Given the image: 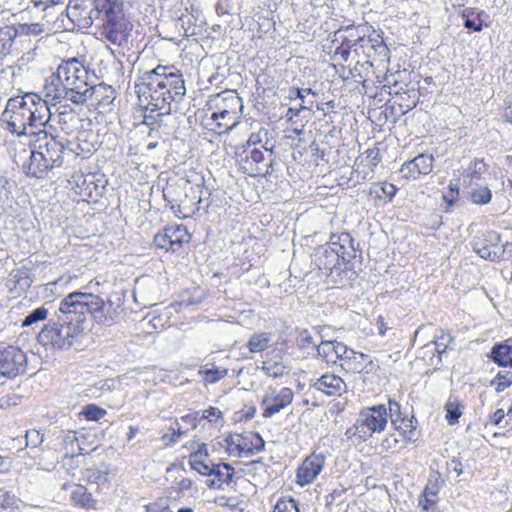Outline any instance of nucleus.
I'll return each mask as SVG.
<instances>
[{
  "instance_id": "obj_22",
  "label": "nucleus",
  "mask_w": 512,
  "mask_h": 512,
  "mask_svg": "<svg viewBox=\"0 0 512 512\" xmlns=\"http://www.w3.org/2000/svg\"><path fill=\"white\" fill-rule=\"evenodd\" d=\"M234 468L228 463H216L211 471V480L207 485L214 489H223L224 485H230L233 481Z\"/></svg>"
},
{
  "instance_id": "obj_5",
  "label": "nucleus",
  "mask_w": 512,
  "mask_h": 512,
  "mask_svg": "<svg viewBox=\"0 0 512 512\" xmlns=\"http://www.w3.org/2000/svg\"><path fill=\"white\" fill-rule=\"evenodd\" d=\"M59 74L62 75L64 83L72 88L71 92L81 93L78 105H82L96 95L100 96L103 92L112 94V87L104 84H93L94 74L90 75L89 68L78 59L72 58L59 65Z\"/></svg>"
},
{
  "instance_id": "obj_25",
  "label": "nucleus",
  "mask_w": 512,
  "mask_h": 512,
  "mask_svg": "<svg viewBox=\"0 0 512 512\" xmlns=\"http://www.w3.org/2000/svg\"><path fill=\"white\" fill-rule=\"evenodd\" d=\"M488 175V166L483 160L476 159L472 161L466 169L464 182L467 186L473 187L479 182L485 180Z\"/></svg>"
},
{
  "instance_id": "obj_37",
  "label": "nucleus",
  "mask_w": 512,
  "mask_h": 512,
  "mask_svg": "<svg viewBox=\"0 0 512 512\" xmlns=\"http://www.w3.org/2000/svg\"><path fill=\"white\" fill-rule=\"evenodd\" d=\"M397 192V188L394 184L388 182H382L373 185L370 189V194L375 195L379 199H384V202L391 201Z\"/></svg>"
},
{
  "instance_id": "obj_23",
  "label": "nucleus",
  "mask_w": 512,
  "mask_h": 512,
  "mask_svg": "<svg viewBox=\"0 0 512 512\" xmlns=\"http://www.w3.org/2000/svg\"><path fill=\"white\" fill-rule=\"evenodd\" d=\"M272 356L268 358L269 353L266 355H261L263 358L261 370L265 373L266 376L271 378H278L283 376L286 371V366L282 361L281 352L273 349L271 351Z\"/></svg>"
},
{
  "instance_id": "obj_30",
  "label": "nucleus",
  "mask_w": 512,
  "mask_h": 512,
  "mask_svg": "<svg viewBox=\"0 0 512 512\" xmlns=\"http://www.w3.org/2000/svg\"><path fill=\"white\" fill-rule=\"evenodd\" d=\"M198 375L202 377L205 386L221 380L227 375V369L216 367L214 364H205L200 367Z\"/></svg>"
},
{
  "instance_id": "obj_56",
  "label": "nucleus",
  "mask_w": 512,
  "mask_h": 512,
  "mask_svg": "<svg viewBox=\"0 0 512 512\" xmlns=\"http://www.w3.org/2000/svg\"><path fill=\"white\" fill-rule=\"evenodd\" d=\"M15 28L17 29L18 37L38 34L41 31L38 24H18L15 25Z\"/></svg>"
},
{
  "instance_id": "obj_61",
  "label": "nucleus",
  "mask_w": 512,
  "mask_h": 512,
  "mask_svg": "<svg viewBox=\"0 0 512 512\" xmlns=\"http://www.w3.org/2000/svg\"><path fill=\"white\" fill-rule=\"evenodd\" d=\"M255 408L250 407L247 411H239L235 413V420L236 421H247L254 417L255 414Z\"/></svg>"
},
{
  "instance_id": "obj_20",
  "label": "nucleus",
  "mask_w": 512,
  "mask_h": 512,
  "mask_svg": "<svg viewBox=\"0 0 512 512\" xmlns=\"http://www.w3.org/2000/svg\"><path fill=\"white\" fill-rule=\"evenodd\" d=\"M18 38L15 25H0V61L14 54Z\"/></svg>"
},
{
  "instance_id": "obj_16",
  "label": "nucleus",
  "mask_w": 512,
  "mask_h": 512,
  "mask_svg": "<svg viewBox=\"0 0 512 512\" xmlns=\"http://www.w3.org/2000/svg\"><path fill=\"white\" fill-rule=\"evenodd\" d=\"M22 170L28 177L45 178L52 168L46 162L44 157L40 154L34 146L29 151L28 160L22 165Z\"/></svg>"
},
{
  "instance_id": "obj_29",
  "label": "nucleus",
  "mask_w": 512,
  "mask_h": 512,
  "mask_svg": "<svg viewBox=\"0 0 512 512\" xmlns=\"http://www.w3.org/2000/svg\"><path fill=\"white\" fill-rule=\"evenodd\" d=\"M491 358L499 366L512 367V339L495 345L491 352Z\"/></svg>"
},
{
  "instance_id": "obj_64",
  "label": "nucleus",
  "mask_w": 512,
  "mask_h": 512,
  "mask_svg": "<svg viewBox=\"0 0 512 512\" xmlns=\"http://www.w3.org/2000/svg\"><path fill=\"white\" fill-rule=\"evenodd\" d=\"M504 118L512 125V102L506 104L504 109Z\"/></svg>"
},
{
  "instance_id": "obj_38",
  "label": "nucleus",
  "mask_w": 512,
  "mask_h": 512,
  "mask_svg": "<svg viewBox=\"0 0 512 512\" xmlns=\"http://www.w3.org/2000/svg\"><path fill=\"white\" fill-rule=\"evenodd\" d=\"M397 431L398 436L408 442L416 440V428L413 426L412 420L401 418L399 423L393 425Z\"/></svg>"
},
{
  "instance_id": "obj_19",
  "label": "nucleus",
  "mask_w": 512,
  "mask_h": 512,
  "mask_svg": "<svg viewBox=\"0 0 512 512\" xmlns=\"http://www.w3.org/2000/svg\"><path fill=\"white\" fill-rule=\"evenodd\" d=\"M310 386L327 396H340L346 391V384L340 376L335 374H324Z\"/></svg>"
},
{
  "instance_id": "obj_13",
  "label": "nucleus",
  "mask_w": 512,
  "mask_h": 512,
  "mask_svg": "<svg viewBox=\"0 0 512 512\" xmlns=\"http://www.w3.org/2000/svg\"><path fill=\"white\" fill-rule=\"evenodd\" d=\"M325 461L326 457L321 453L307 456L296 470V484L304 487L313 483L323 470Z\"/></svg>"
},
{
  "instance_id": "obj_21",
  "label": "nucleus",
  "mask_w": 512,
  "mask_h": 512,
  "mask_svg": "<svg viewBox=\"0 0 512 512\" xmlns=\"http://www.w3.org/2000/svg\"><path fill=\"white\" fill-rule=\"evenodd\" d=\"M315 264L319 269L332 271L334 269H341L346 264L342 263V258L332 250L329 245L320 247L315 254Z\"/></svg>"
},
{
  "instance_id": "obj_40",
  "label": "nucleus",
  "mask_w": 512,
  "mask_h": 512,
  "mask_svg": "<svg viewBox=\"0 0 512 512\" xmlns=\"http://www.w3.org/2000/svg\"><path fill=\"white\" fill-rule=\"evenodd\" d=\"M463 408L464 406L457 399L447 401V403L445 404V410L446 420L449 425H454L458 423L459 418L462 415Z\"/></svg>"
},
{
  "instance_id": "obj_24",
  "label": "nucleus",
  "mask_w": 512,
  "mask_h": 512,
  "mask_svg": "<svg viewBox=\"0 0 512 512\" xmlns=\"http://www.w3.org/2000/svg\"><path fill=\"white\" fill-rule=\"evenodd\" d=\"M336 41L342 42L354 48V53L358 54V46L363 47L364 42H370L361 34L359 27L348 26L344 30L335 33Z\"/></svg>"
},
{
  "instance_id": "obj_62",
  "label": "nucleus",
  "mask_w": 512,
  "mask_h": 512,
  "mask_svg": "<svg viewBox=\"0 0 512 512\" xmlns=\"http://www.w3.org/2000/svg\"><path fill=\"white\" fill-rule=\"evenodd\" d=\"M142 100H144V98H142ZM141 102L146 104V101H141ZM152 113L153 112H151L150 110H147L145 108L143 123L146 124L147 126H151V127L155 126L158 123L157 118L155 116H153Z\"/></svg>"
},
{
  "instance_id": "obj_26",
  "label": "nucleus",
  "mask_w": 512,
  "mask_h": 512,
  "mask_svg": "<svg viewBox=\"0 0 512 512\" xmlns=\"http://www.w3.org/2000/svg\"><path fill=\"white\" fill-rule=\"evenodd\" d=\"M77 120L75 112L65 105L59 107L57 115L52 114L50 123L56 122L65 134H70L75 129Z\"/></svg>"
},
{
  "instance_id": "obj_57",
  "label": "nucleus",
  "mask_w": 512,
  "mask_h": 512,
  "mask_svg": "<svg viewBox=\"0 0 512 512\" xmlns=\"http://www.w3.org/2000/svg\"><path fill=\"white\" fill-rule=\"evenodd\" d=\"M59 87L58 82L53 81V74L46 80L44 85V92L47 98L51 100H56L57 92L56 89Z\"/></svg>"
},
{
  "instance_id": "obj_12",
  "label": "nucleus",
  "mask_w": 512,
  "mask_h": 512,
  "mask_svg": "<svg viewBox=\"0 0 512 512\" xmlns=\"http://www.w3.org/2000/svg\"><path fill=\"white\" fill-rule=\"evenodd\" d=\"M293 397V391L288 387H283L279 390L269 388L261 401L263 408L262 416L264 418H270L274 414L279 413L292 403Z\"/></svg>"
},
{
  "instance_id": "obj_33",
  "label": "nucleus",
  "mask_w": 512,
  "mask_h": 512,
  "mask_svg": "<svg viewBox=\"0 0 512 512\" xmlns=\"http://www.w3.org/2000/svg\"><path fill=\"white\" fill-rule=\"evenodd\" d=\"M63 450L65 457L73 458L83 454V448L80 446L79 438L76 432H68L63 438Z\"/></svg>"
},
{
  "instance_id": "obj_7",
  "label": "nucleus",
  "mask_w": 512,
  "mask_h": 512,
  "mask_svg": "<svg viewBox=\"0 0 512 512\" xmlns=\"http://www.w3.org/2000/svg\"><path fill=\"white\" fill-rule=\"evenodd\" d=\"M387 425V409L383 404L374 405L361 410L353 426L346 430L348 438L357 437L367 441L375 433L382 432Z\"/></svg>"
},
{
  "instance_id": "obj_15",
  "label": "nucleus",
  "mask_w": 512,
  "mask_h": 512,
  "mask_svg": "<svg viewBox=\"0 0 512 512\" xmlns=\"http://www.w3.org/2000/svg\"><path fill=\"white\" fill-rule=\"evenodd\" d=\"M499 242V234L495 231H490L484 234L483 238L476 239L473 243V248L481 258L495 261L504 253V249Z\"/></svg>"
},
{
  "instance_id": "obj_48",
  "label": "nucleus",
  "mask_w": 512,
  "mask_h": 512,
  "mask_svg": "<svg viewBox=\"0 0 512 512\" xmlns=\"http://www.w3.org/2000/svg\"><path fill=\"white\" fill-rule=\"evenodd\" d=\"M308 104L309 105L301 103L298 108H296V107L289 108L285 114V118L287 119V121H289L291 123H297L298 122L297 118L299 117V115L302 111H304V110L310 111L312 109L313 101H308Z\"/></svg>"
},
{
  "instance_id": "obj_4",
  "label": "nucleus",
  "mask_w": 512,
  "mask_h": 512,
  "mask_svg": "<svg viewBox=\"0 0 512 512\" xmlns=\"http://www.w3.org/2000/svg\"><path fill=\"white\" fill-rule=\"evenodd\" d=\"M206 107L218 134L232 130L238 123L240 115L246 116L242 99L234 90H225L211 95Z\"/></svg>"
},
{
  "instance_id": "obj_9",
  "label": "nucleus",
  "mask_w": 512,
  "mask_h": 512,
  "mask_svg": "<svg viewBox=\"0 0 512 512\" xmlns=\"http://www.w3.org/2000/svg\"><path fill=\"white\" fill-rule=\"evenodd\" d=\"M27 354L17 346L0 348V378L14 379L26 373Z\"/></svg>"
},
{
  "instance_id": "obj_6",
  "label": "nucleus",
  "mask_w": 512,
  "mask_h": 512,
  "mask_svg": "<svg viewBox=\"0 0 512 512\" xmlns=\"http://www.w3.org/2000/svg\"><path fill=\"white\" fill-rule=\"evenodd\" d=\"M95 9L96 17L102 23L101 36L118 46L126 44L131 24L124 18L121 8L115 2L98 0Z\"/></svg>"
},
{
  "instance_id": "obj_50",
  "label": "nucleus",
  "mask_w": 512,
  "mask_h": 512,
  "mask_svg": "<svg viewBox=\"0 0 512 512\" xmlns=\"http://www.w3.org/2000/svg\"><path fill=\"white\" fill-rule=\"evenodd\" d=\"M402 440L403 439L400 436H398L397 433L389 434L382 440L380 444L382 451L389 452L395 450Z\"/></svg>"
},
{
  "instance_id": "obj_47",
  "label": "nucleus",
  "mask_w": 512,
  "mask_h": 512,
  "mask_svg": "<svg viewBox=\"0 0 512 512\" xmlns=\"http://www.w3.org/2000/svg\"><path fill=\"white\" fill-rule=\"evenodd\" d=\"M153 242L155 246L160 249L175 252V247L171 244V240L169 239L166 228L162 232H159L154 236Z\"/></svg>"
},
{
  "instance_id": "obj_1",
  "label": "nucleus",
  "mask_w": 512,
  "mask_h": 512,
  "mask_svg": "<svg viewBox=\"0 0 512 512\" xmlns=\"http://www.w3.org/2000/svg\"><path fill=\"white\" fill-rule=\"evenodd\" d=\"M87 315L101 326L114 325L119 317L118 307L99 295L75 291L64 297L53 318L44 325L37 339L42 346L69 349L83 332Z\"/></svg>"
},
{
  "instance_id": "obj_41",
  "label": "nucleus",
  "mask_w": 512,
  "mask_h": 512,
  "mask_svg": "<svg viewBox=\"0 0 512 512\" xmlns=\"http://www.w3.org/2000/svg\"><path fill=\"white\" fill-rule=\"evenodd\" d=\"M49 316V310L45 306L38 307L31 311L23 320L22 327H30L34 324H37L41 321H44Z\"/></svg>"
},
{
  "instance_id": "obj_52",
  "label": "nucleus",
  "mask_w": 512,
  "mask_h": 512,
  "mask_svg": "<svg viewBox=\"0 0 512 512\" xmlns=\"http://www.w3.org/2000/svg\"><path fill=\"white\" fill-rule=\"evenodd\" d=\"M387 409V418L389 417L392 425L399 423L401 419L400 405L398 402L389 400Z\"/></svg>"
},
{
  "instance_id": "obj_14",
  "label": "nucleus",
  "mask_w": 512,
  "mask_h": 512,
  "mask_svg": "<svg viewBox=\"0 0 512 512\" xmlns=\"http://www.w3.org/2000/svg\"><path fill=\"white\" fill-rule=\"evenodd\" d=\"M434 157L431 154H419L412 160L404 162L400 169V177L406 181L416 180L421 175H428L433 169Z\"/></svg>"
},
{
  "instance_id": "obj_60",
  "label": "nucleus",
  "mask_w": 512,
  "mask_h": 512,
  "mask_svg": "<svg viewBox=\"0 0 512 512\" xmlns=\"http://www.w3.org/2000/svg\"><path fill=\"white\" fill-rule=\"evenodd\" d=\"M18 396L15 394L3 396L0 398V409L7 410L17 405Z\"/></svg>"
},
{
  "instance_id": "obj_17",
  "label": "nucleus",
  "mask_w": 512,
  "mask_h": 512,
  "mask_svg": "<svg viewBox=\"0 0 512 512\" xmlns=\"http://www.w3.org/2000/svg\"><path fill=\"white\" fill-rule=\"evenodd\" d=\"M381 161L379 149H367L356 159V172L362 180L373 178L375 168Z\"/></svg>"
},
{
  "instance_id": "obj_35",
  "label": "nucleus",
  "mask_w": 512,
  "mask_h": 512,
  "mask_svg": "<svg viewBox=\"0 0 512 512\" xmlns=\"http://www.w3.org/2000/svg\"><path fill=\"white\" fill-rule=\"evenodd\" d=\"M181 190V185L179 184H171L168 185L163 190V197L165 201L171 205V208L176 212L179 211L182 213V206L184 204V200L177 197L178 192Z\"/></svg>"
},
{
  "instance_id": "obj_34",
  "label": "nucleus",
  "mask_w": 512,
  "mask_h": 512,
  "mask_svg": "<svg viewBox=\"0 0 512 512\" xmlns=\"http://www.w3.org/2000/svg\"><path fill=\"white\" fill-rule=\"evenodd\" d=\"M231 442L235 445L240 457H248L253 454L255 446L250 436L236 434L231 436Z\"/></svg>"
},
{
  "instance_id": "obj_36",
  "label": "nucleus",
  "mask_w": 512,
  "mask_h": 512,
  "mask_svg": "<svg viewBox=\"0 0 512 512\" xmlns=\"http://www.w3.org/2000/svg\"><path fill=\"white\" fill-rule=\"evenodd\" d=\"M245 156H241L239 160V167L243 173L248 176L256 177V148L244 151Z\"/></svg>"
},
{
  "instance_id": "obj_31",
  "label": "nucleus",
  "mask_w": 512,
  "mask_h": 512,
  "mask_svg": "<svg viewBox=\"0 0 512 512\" xmlns=\"http://www.w3.org/2000/svg\"><path fill=\"white\" fill-rule=\"evenodd\" d=\"M61 78H62V75L59 74V68H58L57 72L55 74H53V81L58 82V84H59V87H57V89H56V92H57L56 101L60 102L62 100H66V101H70V102L78 105V102L81 98V93L76 92L74 95L71 92L72 88L68 87Z\"/></svg>"
},
{
  "instance_id": "obj_58",
  "label": "nucleus",
  "mask_w": 512,
  "mask_h": 512,
  "mask_svg": "<svg viewBox=\"0 0 512 512\" xmlns=\"http://www.w3.org/2000/svg\"><path fill=\"white\" fill-rule=\"evenodd\" d=\"M199 419H207L210 422L217 421L218 419H222V412L216 407H209L202 412Z\"/></svg>"
},
{
  "instance_id": "obj_27",
  "label": "nucleus",
  "mask_w": 512,
  "mask_h": 512,
  "mask_svg": "<svg viewBox=\"0 0 512 512\" xmlns=\"http://www.w3.org/2000/svg\"><path fill=\"white\" fill-rule=\"evenodd\" d=\"M70 497L73 504L79 508L92 510L97 508L98 501L83 485H75Z\"/></svg>"
},
{
  "instance_id": "obj_54",
  "label": "nucleus",
  "mask_w": 512,
  "mask_h": 512,
  "mask_svg": "<svg viewBox=\"0 0 512 512\" xmlns=\"http://www.w3.org/2000/svg\"><path fill=\"white\" fill-rule=\"evenodd\" d=\"M25 439L27 447L36 448L43 442V435L33 429L26 432Z\"/></svg>"
},
{
  "instance_id": "obj_39",
  "label": "nucleus",
  "mask_w": 512,
  "mask_h": 512,
  "mask_svg": "<svg viewBox=\"0 0 512 512\" xmlns=\"http://www.w3.org/2000/svg\"><path fill=\"white\" fill-rule=\"evenodd\" d=\"M166 231L171 240V244L175 247V252L179 251L183 243L188 242L190 237L187 231L180 226L166 227Z\"/></svg>"
},
{
  "instance_id": "obj_10",
  "label": "nucleus",
  "mask_w": 512,
  "mask_h": 512,
  "mask_svg": "<svg viewBox=\"0 0 512 512\" xmlns=\"http://www.w3.org/2000/svg\"><path fill=\"white\" fill-rule=\"evenodd\" d=\"M49 128H44L37 133L34 147L38 149L46 162L52 168L60 167L63 163L64 144L53 135Z\"/></svg>"
},
{
  "instance_id": "obj_51",
  "label": "nucleus",
  "mask_w": 512,
  "mask_h": 512,
  "mask_svg": "<svg viewBox=\"0 0 512 512\" xmlns=\"http://www.w3.org/2000/svg\"><path fill=\"white\" fill-rule=\"evenodd\" d=\"M352 52H354L353 47L340 42V45L336 47L334 51L333 59L336 61L342 60L343 62H347Z\"/></svg>"
},
{
  "instance_id": "obj_46",
  "label": "nucleus",
  "mask_w": 512,
  "mask_h": 512,
  "mask_svg": "<svg viewBox=\"0 0 512 512\" xmlns=\"http://www.w3.org/2000/svg\"><path fill=\"white\" fill-rule=\"evenodd\" d=\"M83 477L90 483L102 485L107 482V473L98 469L88 468L83 472Z\"/></svg>"
},
{
  "instance_id": "obj_11",
  "label": "nucleus",
  "mask_w": 512,
  "mask_h": 512,
  "mask_svg": "<svg viewBox=\"0 0 512 512\" xmlns=\"http://www.w3.org/2000/svg\"><path fill=\"white\" fill-rule=\"evenodd\" d=\"M69 184L86 201L97 202L105 189L101 177L95 173H74Z\"/></svg>"
},
{
  "instance_id": "obj_45",
  "label": "nucleus",
  "mask_w": 512,
  "mask_h": 512,
  "mask_svg": "<svg viewBox=\"0 0 512 512\" xmlns=\"http://www.w3.org/2000/svg\"><path fill=\"white\" fill-rule=\"evenodd\" d=\"M18 508V499L9 490L0 488V509H16Z\"/></svg>"
},
{
  "instance_id": "obj_2",
  "label": "nucleus",
  "mask_w": 512,
  "mask_h": 512,
  "mask_svg": "<svg viewBox=\"0 0 512 512\" xmlns=\"http://www.w3.org/2000/svg\"><path fill=\"white\" fill-rule=\"evenodd\" d=\"M140 101H146V109L158 111L157 117L170 114L172 103H179L186 93L183 75L172 66L158 65L141 75L136 85Z\"/></svg>"
},
{
  "instance_id": "obj_42",
  "label": "nucleus",
  "mask_w": 512,
  "mask_h": 512,
  "mask_svg": "<svg viewBox=\"0 0 512 512\" xmlns=\"http://www.w3.org/2000/svg\"><path fill=\"white\" fill-rule=\"evenodd\" d=\"M491 385L495 386V390L498 393L504 391L506 388L512 385V372H498L494 379L491 381Z\"/></svg>"
},
{
  "instance_id": "obj_8",
  "label": "nucleus",
  "mask_w": 512,
  "mask_h": 512,
  "mask_svg": "<svg viewBox=\"0 0 512 512\" xmlns=\"http://www.w3.org/2000/svg\"><path fill=\"white\" fill-rule=\"evenodd\" d=\"M317 352L327 363H336L340 360V365L344 369L353 372L362 371L368 358L366 354L356 352L338 341H322L317 347Z\"/></svg>"
},
{
  "instance_id": "obj_53",
  "label": "nucleus",
  "mask_w": 512,
  "mask_h": 512,
  "mask_svg": "<svg viewBox=\"0 0 512 512\" xmlns=\"http://www.w3.org/2000/svg\"><path fill=\"white\" fill-rule=\"evenodd\" d=\"M297 343L301 348H308L310 346L318 347L319 345L314 341L313 336L308 330H301L297 337Z\"/></svg>"
},
{
  "instance_id": "obj_43",
  "label": "nucleus",
  "mask_w": 512,
  "mask_h": 512,
  "mask_svg": "<svg viewBox=\"0 0 512 512\" xmlns=\"http://www.w3.org/2000/svg\"><path fill=\"white\" fill-rule=\"evenodd\" d=\"M492 197L491 190L486 186L472 189L470 192V199L474 204H487Z\"/></svg>"
},
{
  "instance_id": "obj_3",
  "label": "nucleus",
  "mask_w": 512,
  "mask_h": 512,
  "mask_svg": "<svg viewBox=\"0 0 512 512\" xmlns=\"http://www.w3.org/2000/svg\"><path fill=\"white\" fill-rule=\"evenodd\" d=\"M52 112L46 100L36 93H25L7 101L2 120L7 129L18 136L26 135L27 128H49Z\"/></svg>"
},
{
  "instance_id": "obj_63",
  "label": "nucleus",
  "mask_w": 512,
  "mask_h": 512,
  "mask_svg": "<svg viewBox=\"0 0 512 512\" xmlns=\"http://www.w3.org/2000/svg\"><path fill=\"white\" fill-rule=\"evenodd\" d=\"M308 94H311V95H313V96H315V95H316V93H315L312 89H310V88H305V89H296V90H295L296 98L300 99V100H301V102H302L303 104H306V105H309V104H308V102H306V101H305V97H306V95H308Z\"/></svg>"
},
{
  "instance_id": "obj_28",
  "label": "nucleus",
  "mask_w": 512,
  "mask_h": 512,
  "mask_svg": "<svg viewBox=\"0 0 512 512\" xmlns=\"http://www.w3.org/2000/svg\"><path fill=\"white\" fill-rule=\"evenodd\" d=\"M206 456V445L202 444L199 449L189 456V464L191 468L203 476L211 477V471L215 463L203 462L201 459Z\"/></svg>"
},
{
  "instance_id": "obj_49",
  "label": "nucleus",
  "mask_w": 512,
  "mask_h": 512,
  "mask_svg": "<svg viewBox=\"0 0 512 512\" xmlns=\"http://www.w3.org/2000/svg\"><path fill=\"white\" fill-rule=\"evenodd\" d=\"M273 512H299L297 503L293 499H279Z\"/></svg>"
},
{
  "instance_id": "obj_18",
  "label": "nucleus",
  "mask_w": 512,
  "mask_h": 512,
  "mask_svg": "<svg viewBox=\"0 0 512 512\" xmlns=\"http://www.w3.org/2000/svg\"><path fill=\"white\" fill-rule=\"evenodd\" d=\"M328 245L339 254L343 264L349 263L355 257L354 240L347 232L332 234Z\"/></svg>"
},
{
  "instance_id": "obj_55",
  "label": "nucleus",
  "mask_w": 512,
  "mask_h": 512,
  "mask_svg": "<svg viewBox=\"0 0 512 512\" xmlns=\"http://www.w3.org/2000/svg\"><path fill=\"white\" fill-rule=\"evenodd\" d=\"M115 99V90L112 88V94L109 92H103L100 96H92L89 100L93 102V104H98L99 106H108Z\"/></svg>"
},
{
  "instance_id": "obj_44",
  "label": "nucleus",
  "mask_w": 512,
  "mask_h": 512,
  "mask_svg": "<svg viewBox=\"0 0 512 512\" xmlns=\"http://www.w3.org/2000/svg\"><path fill=\"white\" fill-rule=\"evenodd\" d=\"M106 413L105 409L95 404H88L82 409L80 415L84 416L88 421H99Z\"/></svg>"
},
{
  "instance_id": "obj_59",
  "label": "nucleus",
  "mask_w": 512,
  "mask_h": 512,
  "mask_svg": "<svg viewBox=\"0 0 512 512\" xmlns=\"http://www.w3.org/2000/svg\"><path fill=\"white\" fill-rule=\"evenodd\" d=\"M274 342L272 334L263 333L258 335V351H263L271 346Z\"/></svg>"
},
{
  "instance_id": "obj_32",
  "label": "nucleus",
  "mask_w": 512,
  "mask_h": 512,
  "mask_svg": "<svg viewBox=\"0 0 512 512\" xmlns=\"http://www.w3.org/2000/svg\"><path fill=\"white\" fill-rule=\"evenodd\" d=\"M484 14L483 11H476L472 8H466L462 12V17L464 19L463 26L466 29L480 32L483 29V20L481 16Z\"/></svg>"
}]
</instances>
